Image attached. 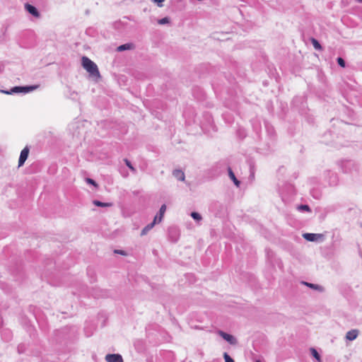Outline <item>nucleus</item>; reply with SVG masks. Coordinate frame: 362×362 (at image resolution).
Here are the masks:
<instances>
[{
    "label": "nucleus",
    "mask_w": 362,
    "mask_h": 362,
    "mask_svg": "<svg viewBox=\"0 0 362 362\" xmlns=\"http://www.w3.org/2000/svg\"><path fill=\"white\" fill-rule=\"evenodd\" d=\"M158 216H156L153 218V221L146 225L141 231V236L146 235L155 226L157 223Z\"/></svg>",
    "instance_id": "0eeeda50"
},
{
    "label": "nucleus",
    "mask_w": 362,
    "mask_h": 362,
    "mask_svg": "<svg viewBox=\"0 0 362 362\" xmlns=\"http://www.w3.org/2000/svg\"><path fill=\"white\" fill-rule=\"evenodd\" d=\"M191 217L196 221H200L202 219V216L196 211H193L190 214Z\"/></svg>",
    "instance_id": "aec40b11"
},
{
    "label": "nucleus",
    "mask_w": 362,
    "mask_h": 362,
    "mask_svg": "<svg viewBox=\"0 0 362 362\" xmlns=\"http://www.w3.org/2000/svg\"><path fill=\"white\" fill-rule=\"evenodd\" d=\"M24 351V345L23 344H19L18 346V353H23Z\"/></svg>",
    "instance_id": "a878e982"
},
{
    "label": "nucleus",
    "mask_w": 362,
    "mask_h": 362,
    "mask_svg": "<svg viewBox=\"0 0 362 362\" xmlns=\"http://www.w3.org/2000/svg\"><path fill=\"white\" fill-rule=\"evenodd\" d=\"M124 161L126 164V165L130 169V170L133 173H136V168L132 165V164L131 163V162L127 159V158H124Z\"/></svg>",
    "instance_id": "6ab92c4d"
},
{
    "label": "nucleus",
    "mask_w": 362,
    "mask_h": 362,
    "mask_svg": "<svg viewBox=\"0 0 362 362\" xmlns=\"http://www.w3.org/2000/svg\"><path fill=\"white\" fill-rule=\"evenodd\" d=\"M296 209L299 211H306V212H311V209L308 204H300L298 205Z\"/></svg>",
    "instance_id": "dca6fc26"
},
{
    "label": "nucleus",
    "mask_w": 362,
    "mask_h": 362,
    "mask_svg": "<svg viewBox=\"0 0 362 362\" xmlns=\"http://www.w3.org/2000/svg\"><path fill=\"white\" fill-rule=\"evenodd\" d=\"M228 173L230 179L233 182L234 185L238 187H240V181L237 179L230 167L228 168Z\"/></svg>",
    "instance_id": "9d476101"
},
{
    "label": "nucleus",
    "mask_w": 362,
    "mask_h": 362,
    "mask_svg": "<svg viewBox=\"0 0 362 362\" xmlns=\"http://www.w3.org/2000/svg\"><path fill=\"white\" fill-rule=\"evenodd\" d=\"M310 353L313 358L317 361L321 362V356L315 348H310Z\"/></svg>",
    "instance_id": "f3484780"
},
{
    "label": "nucleus",
    "mask_w": 362,
    "mask_h": 362,
    "mask_svg": "<svg viewBox=\"0 0 362 362\" xmlns=\"http://www.w3.org/2000/svg\"><path fill=\"white\" fill-rule=\"evenodd\" d=\"M107 362H124L122 356L119 354H109L105 356Z\"/></svg>",
    "instance_id": "39448f33"
},
{
    "label": "nucleus",
    "mask_w": 362,
    "mask_h": 362,
    "mask_svg": "<svg viewBox=\"0 0 362 362\" xmlns=\"http://www.w3.org/2000/svg\"><path fill=\"white\" fill-rule=\"evenodd\" d=\"M165 211H166V206H165V204H163L159 209L158 214L156 215V216H158L157 223H159L162 221Z\"/></svg>",
    "instance_id": "4468645a"
},
{
    "label": "nucleus",
    "mask_w": 362,
    "mask_h": 362,
    "mask_svg": "<svg viewBox=\"0 0 362 362\" xmlns=\"http://www.w3.org/2000/svg\"><path fill=\"white\" fill-rule=\"evenodd\" d=\"M218 334L223 339H225L231 345H235L238 342L236 338L230 334H228L221 330L218 331Z\"/></svg>",
    "instance_id": "7ed1b4c3"
},
{
    "label": "nucleus",
    "mask_w": 362,
    "mask_h": 362,
    "mask_svg": "<svg viewBox=\"0 0 362 362\" xmlns=\"http://www.w3.org/2000/svg\"><path fill=\"white\" fill-rule=\"evenodd\" d=\"M359 2H362V0H358Z\"/></svg>",
    "instance_id": "c85d7f7f"
},
{
    "label": "nucleus",
    "mask_w": 362,
    "mask_h": 362,
    "mask_svg": "<svg viewBox=\"0 0 362 362\" xmlns=\"http://www.w3.org/2000/svg\"><path fill=\"white\" fill-rule=\"evenodd\" d=\"M359 333L358 329H351L346 332V339L349 341H353L356 339Z\"/></svg>",
    "instance_id": "1a4fd4ad"
},
{
    "label": "nucleus",
    "mask_w": 362,
    "mask_h": 362,
    "mask_svg": "<svg viewBox=\"0 0 362 362\" xmlns=\"http://www.w3.org/2000/svg\"><path fill=\"white\" fill-rule=\"evenodd\" d=\"M114 252L116 254L121 255H127V252L124 250H115Z\"/></svg>",
    "instance_id": "393cba45"
},
{
    "label": "nucleus",
    "mask_w": 362,
    "mask_h": 362,
    "mask_svg": "<svg viewBox=\"0 0 362 362\" xmlns=\"http://www.w3.org/2000/svg\"><path fill=\"white\" fill-rule=\"evenodd\" d=\"M223 358L225 362H235L234 360L226 352L223 353Z\"/></svg>",
    "instance_id": "4be33fe9"
},
{
    "label": "nucleus",
    "mask_w": 362,
    "mask_h": 362,
    "mask_svg": "<svg viewBox=\"0 0 362 362\" xmlns=\"http://www.w3.org/2000/svg\"><path fill=\"white\" fill-rule=\"evenodd\" d=\"M25 8L27 12H28L30 14H31L34 17H37V18L40 17V12L38 11L37 8L35 6H34L33 5H31L28 3H27L25 4Z\"/></svg>",
    "instance_id": "423d86ee"
},
{
    "label": "nucleus",
    "mask_w": 362,
    "mask_h": 362,
    "mask_svg": "<svg viewBox=\"0 0 362 362\" xmlns=\"http://www.w3.org/2000/svg\"><path fill=\"white\" fill-rule=\"evenodd\" d=\"M170 22V19L168 17L163 18L158 21V23L160 25L167 24Z\"/></svg>",
    "instance_id": "5701e85b"
},
{
    "label": "nucleus",
    "mask_w": 362,
    "mask_h": 362,
    "mask_svg": "<svg viewBox=\"0 0 362 362\" xmlns=\"http://www.w3.org/2000/svg\"><path fill=\"white\" fill-rule=\"evenodd\" d=\"M86 180L87 183H88L90 185H92L94 187H98V184H97V182L94 180L88 177V178H86Z\"/></svg>",
    "instance_id": "b1692460"
},
{
    "label": "nucleus",
    "mask_w": 362,
    "mask_h": 362,
    "mask_svg": "<svg viewBox=\"0 0 362 362\" xmlns=\"http://www.w3.org/2000/svg\"><path fill=\"white\" fill-rule=\"evenodd\" d=\"M93 204L95 206H99V207H108V206H112V203L103 202L99 201V200H93Z\"/></svg>",
    "instance_id": "2eb2a0df"
},
{
    "label": "nucleus",
    "mask_w": 362,
    "mask_h": 362,
    "mask_svg": "<svg viewBox=\"0 0 362 362\" xmlns=\"http://www.w3.org/2000/svg\"><path fill=\"white\" fill-rule=\"evenodd\" d=\"M303 236L306 240L310 241V242H314V241L317 240V239L319 238H321L322 236V235L319 234V233H304L303 235Z\"/></svg>",
    "instance_id": "6e6552de"
},
{
    "label": "nucleus",
    "mask_w": 362,
    "mask_h": 362,
    "mask_svg": "<svg viewBox=\"0 0 362 362\" xmlns=\"http://www.w3.org/2000/svg\"><path fill=\"white\" fill-rule=\"evenodd\" d=\"M30 149L28 146H25L21 152L18 159V167H21L24 165L29 155Z\"/></svg>",
    "instance_id": "20e7f679"
},
{
    "label": "nucleus",
    "mask_w": 362,
    "mask_h": 362,
    "mask_svg": "<svg viewBox=\"0 0 362 362\" xmlns=\"http://www.w3.org/2000/svg\"><path fill=\"white\" fill-rule=\"evenodd\" d=\"M152 1H153V2H155V3H156V4H157V5H158V6H163L162 3H163L165 0H152Z\"/></svg>",
    "instance_id": "bb28decb"
},
{
    "label": "nucleus",
    "mask_w": 362,
    "mask_h": 362,
    "mask_svg": "<svg viewBox=\"0 0 362 362\" xmlns=\"http://www.w3.org/2000/svg\"><path fill=\"white\" fill-rule=\"evenodd\" d=\"M311 42L314 47V48L315 49H317V50H321L322 49L320 43L319 42V41L317 40H316L315 38H311Z\"/></svg>",
    "instance_id": "a211bd4d"
},
{
    "label": "nucleus",
    "mask_w": 362,
    "mask_h": 362,
    "mask_svg": "<svg viewBox=\"0 0 362 362\" xmlns=\"http://www.w3.org/2000/svg\"><path fill=\"white\" fill-rule=\"evenodd\" d=\"M38 86H14L8 90H1L0 92L7 94L13 95L16 93H27L37 89Z\"/></svg>",
    "instance_id": "f03ea898"
},
{
    "label": "nucleus",
    "mask_w": 362,
    "mask_h": 362,
    "mask_svg": "<svg viewBox=\"0 0 362 362\" xmlns=\"http://www.w3.org/2000/svg\"><path fill=\"white\" fill-rule=\"evenodd\" d=\"M173 176L177 180H180V181H184L185 179V173L182 170H178V169H176V170H174L173 171Z\"/></svg>",
    "instance_id": "9b49d317"
},
{
    "label": "nucleus",
    "mask_w": 362,
    "mask_h": 362,
    "mask_svg": "<svg viewBox=\"0 0 362 362\" xmlns=\"http://www.w3.org/2000/svg\"><path fill=\"white\" fill-rule=\"evenodd\" d=\"M337 62L339 66H340L342 68H344L346 66V62L345 60L341 57H338L337 59Z\"/></svg>",
    "instance_id": "412c9836"
},
{
    "label": "nucleus",
    "mask_w": 362,
    "mask_h": 362,
    "mask_svg": "<svg viewBox=\"0 0 362 362\" xmlns=\"http://www.w3.org/2000/svg\"><path fill=\"white\" fill-rule=\"evenodd\" d=\"M256 362H261V361L260 360H257Z\"/></svg>",
    "instance_id": "cd10ccee"
},
{
    "label": "nucleus",
    "mask_w": 362,
    "mask_h": 362,
    "mask_svg": "<svg viewBox=\"0 0 362 362\" xmlns=\"http://www.w3.org/2000/svg\"><path fill=\"white\" fill-rule=\"evenodd\" d=\"M302 284L305 285L306 286L312 288V289L318 291L320 292H323L324 291V288L322 286H320V285L315 284H312V283H308V282H306V281H302Z\"/></svg>",
    "instance_id": "f8f14e48"
},
{
    "label": "nucleus",
    "mask_w": 362,
    "mask_h": 362,
    "mask_svg": "<svg viewBox=\"0 0 362 362\" xmlns=\"http://www.w3.org/2000/svg\"><path fill=\"white\" fill-rule=\"evenodd\" d=\"M81 63L83 67L93 77L100 78V74L98 68V66L95 62L90 60L87 57H83L81 59Z\"/></svg>",
    "instance_id": "f257e3e1"
},
{
    "label": "nucleus",
    "mask_w": 362,
    "mask_h": 362,
    "mask_svg": "<svg viewBox=\"0 0 362 362\" xmlns=\"http://www.w3.org/2000/svg\"><path fill=\"white\" fill-rule=\"evenodd\" d=\"M133 48H134V45L132 43H126V44H123V45H119L117 48V50L118 52H123V51H125V50L132 49Z\"/></svg>",
    "instance_id": "ddd939ff"
}]
</instances>
